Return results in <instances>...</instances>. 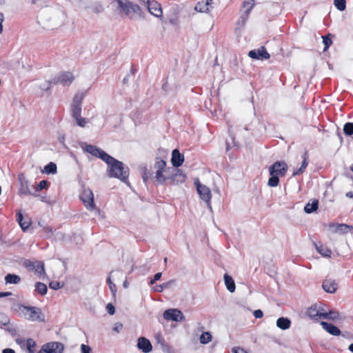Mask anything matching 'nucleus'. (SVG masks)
<instances>
[{"label":"nucleus","instance_id":"obj_25","mask_svg":"<svg viewBox=\"0 0 353 353\" xmlns=\"http://www.w3.org/2000/svg\"><path fill=\"white\" fill-rule=\"evenodd\" d=\"M291 325L290 320L287 317H280L276 321V326L283 330L290 328Z\"/></svg>","mask_w":353,"mask_h":353},{"label":"nucleus","instance_id":"obj_9","mask_svg":"<svg viewBox=\"0 0 353 353\" xmlns=\"http://www.w3.org/2000/svg\"><path fill=\"white\" fill-rule=\"evenodd\" d=\"M254 5V0H245L243 2L242 7L245 10L238 20L239 25L243 26L245 23Z\"/></svg>","mask_w":353,"mask_h":353},{"label":"nucleus","instance_id":"obj_38","mask_svg":"<svg viewBox=\"0 0 353 353\" xmlns=\"http://www.w3.org/2000/svg\"><path fill=\"white\" fill-rule=\"evenodd\" d=\"M330 37H331L330 34H327L325 36L322 37V38H323V43L324 44V49H323L324 52H325L330 48V46L332 43V39H331Z\"/></svg>","mask_w":353,"mask_h":353},{"label":"nucleus","instance_id":"obj_1","mask_svg":"<svg viewBox=\"0 0 353 353\" xmlns=\"http://www.w3.org/2000/svg\"><path fill=\"white\" fill-rule=\"evenodd\" d=\"M105 163L108 165L107 172L109 177L117 178L124 183H128L129 168L128 166L110 155Z\"/></svg>","mask_w":353,"mask_h":353},{"label":"nucleus","instance_id":"obj_42","mask_svg":"<svg viewBox=\"0 0 353 353\" xmlns=\"http://www.w3.org/2000/svg\"><path fill=\"white\" fill-rule=\"evenodd\" d=\"M73 119L75 120L77 125L81 128H84L85 125L88 123V119L82 117L81 115H80L79 117H77Z\"/></svg>","mask_w":353,"mask_h":353},{"label":"nucleus","instance_id":"obj_8","mask_svg":"<svg viewBox=\"0 0 353 353\" xmlns=\"http://www.w3.org/2000/svg\"><path fill=\"white\" fill-rule=\"evenodd\" d=\"M74 77L73 74L70 72H62L57 77L52 79L53 84L56 85L60 83L63 86L70 85L74 81Z\"/></svg>","mask_w":353,"mask_h":353},{"label":"nucleus","instance_id":"obj_56","mask_svg":"<svg viewBox=\"0 0 353 353\" xmlns=\"http://www.w3.org/2000/svg\"><path fill=\"white\" fill-rule=\"evenodd\" d=\"M263 313L262 310H256L254 312V316L256 319L261 318L263 316Z\"/></svg>","mask_w":353,"mask_h":353},{"label":"nucleus","instance_id":"obj_34","mask_svg":"<svg viewBox=\"0 0 353 353\" xmlns=\"http://www.w3.org/2000/svg\"><path fill=\"white\" fill-rule=\"evenodd\" d=\"M44 171L48 174H56L57 172V165L53 162H50L44 167Z\"/></svg>","mask_w":353,"mask_h":353},{"label":"nucleus","instance_id":"obj_17","mask_svg":"<svg viewBox=\"0 0 353 353\" xmlns=\"http://www.w3.org/2000/svg\"><path fill=\"white\" fill-rule=\"evenodd\" d=\"M84 8L97 14L103 12L104 10L103 4L99 1H89L86 3Z\"/></svg>","mask_w":353,"mask_h":353},{"label":"nucleus","instance_id":"obj_53","mask_svg":"<svg viewBox=\"0 0 353 353\" xmlns=\"http://www.w3.org/2000/svg\"><path fill=\"white\" fill-rule=\"evenodd\" d=\"M81 353H92L91 348L85 344L81 345Z\"/></svg>","mask_w":353,"mask_h":353},{"label":"nucleus","instance_id":"obj_52","mask_svg":"<svg viewBox=\"0 0 353 353\" xmlns=\"http://www.w3.org/2000/svg\"><path fill=\"white\" fill-rule=\"evenodd\" d=\"M0 318L1 319V320L0 321V323L2 325H8L9 323L10 320L8 318V316H6L4 314H0Z\"/></svg>","mask_w":353,"mask_h":353},{"label":"nucleus","instance_id":"obj_19","mask_svg":"<svg viewBox=\"0 0 353 353\" xmlns=\"http://www.w3.org/2000/svg\"><path fill=\"white\" fill-rule=\"evenodd\" d=\"M137 347L144 353H148L152 350L151 342L143 336L138 339Z\"/></svg>","mask_w":353,"mask_h":353},{"label":"nucleus","instance_id":"obj_47","mask_svg":"<svg viewBox=\"0 0 353 353\" xmlns=\"http://www.w3.org/2000/svg\"><path fill=\"white\" fill-rule=\"evenodd\" d=\"M48 185V182L46 180H42L41 181L39 184L37 185L36 187V190L37 191H41L43 189L47 188Z\"/></svg>","mask_w":353,"mask_h":353},{"label":"nucleus","instance_id":"obj_4","mask_svg":"<svg viewBox=\"0 0 353 353\" xmlns=\"http://www.w3.org/2000/svg\"><path fill=\"white\" fill-rule=\"evenodd\" d=\"M80 199L87 210L92 211L97 208L94 202V194L90 188L83 189Z\"/></svg>","mask_w":353,"mask_h":353},{"label":"nucleus","instance_id":"obj_14","mask_svg":"<svg viewBox=\"0 0 353 353\" xmlns=\"http://www.w3.org/2000/svg\"><path fill=\"white\" fill-rule=\"evenodd\" d=\"M18 181L20 185V188L19 190V195H29L32 194L31 191L29 188V183L26 179L25 174L23 173H20L17 177Z\"/></svg>","mask_w":353,"mask_h":353},{"label":"nucleus","instance_id":"obj_50","mask_svg":"<svg viewBox=\"0 0 353 353\" xmlns=\"http://www.w3.org/2000/svg\"><path fill=\"white\" fill-rule=\"evenodd\" d=\"M65 238V234L61 232H58L55 234L54 239L56 241H64Z\"/></svg>","mask_w":353,"mask_h":353},{"label":"nucleus","instance_id":"obj_60","mask_svg":"<svg viewBox=\"0 0 353 353\" xmlns=\"http://www.w3.org/2000/svg\"><path fill=\"white\" fill-rule=\"evenodd\" d=\"M12 295L10 292H0V298L6 297Z\"/></svg>","mask_w":353,"mask_h":353},{"label":"nucleus","instance_id":"obj_10","mask_svg":"<svg viewBox=\"0 0 353 353\" xmlns=\"http://www.w3.org/2000/svg\"><path fill=\"white\" fill-rule=\"evenodd\" d=\"M163 317L167 321L176 322L183 321L185 319V316L182 312L177 309H168L165 310Z\"/></svg>","mask_w":353,"mask_h":353},{"label":"nucleus","instance_id":"obj_13","mask_svg":"<svg viewBox=\"0 0 353 353\" xmlns=\"http://www.w3.org/2000/svg\"><path fill=\"white\" fill-rule=\"evenodd\" d=\"M43 350L47 353H63L64 345L60 342H50L43 345Z\"/></svg>","mask_w":353,"mask_h":353},{"label":"nucleus","instance_id":"obj_46","mask_svg":"<svg viewBox=\"0 0 353 353\" xmlns=\"http://www.w3.org/2000/svg\"><path fill=\"white\" fill-rule=\"evenodd\" d=\"M107 283L109 285V288L110 290H111V292H112V294L114 295L116 294V292H117V286L114 283H112V281H111V278H110V276H108V278L107 279Z\"/></svg>","mask_w":353,"mask_h":353},{"label":"nucleus","instance_id":"obj_2","mask_svg":"<svg viewBox=\"0 0 353 353\" xmlns=\"http://www.w3.org/2000/svg\"><path fill=\"white\" fill-rule=\"evenodd\" d=\"M11 310L19 314V316L31 321L43 322L45 316L40 308L34 306H26L21 303L12 305Z\"/></svg>","mask_w":353,"mask_h":353},{"label":"nucleus","instance_id":"obj_33","mask_svg":"<svg viewBox=\"0 0 353 353\" xmlns=\"http://www.w3.org/2000/svg\"><path fill=\"white\" fill-rule=\"evenodd\" d=\"M174 281L172 280L163 283L161 285H157L153 288V290L158 292H161L164 289L169 288Z\"/></svg>","mask_w":353,"mask_h":353},{"label":"nucleus","instance_id":"obj_45","mask_svg":"<svg viewBox=\"0 0 353 353\" xmlns=\"http://www.w3.org/2000/svg\"><path fill=\"white\" fill-rule=\"evenodd\" d=\"M27 348L30 353H33L34 352V348L36 346V343L32 339H28L26 341Z\"/></svg>","mask_w":353,"mask_h":353},{"label":"nucleus","instance_id":"obj_32","mask_svg":"<svg viewBox=\"0 0 353 353\" xmlns=\"http://www.w3.org/2000/svg\"><path fill=\"white\" fill-rule=\"evenodd\" d=\"M35 290L41 295L47 293L48 288L46 284L41 282H37L35 284Z\"/></svg>","mask_w":353,"mask_h":353},{"label":"nucleus","instance_id":"obj_3","mask_svg":"<svg viewBox=\"0 0 353 353\" xmlns=\"http://www.w3.org/2000/svg\"><path fill=\"white\" fill-rule=\"evenodd\" d=\"M117 3L119 14L124 15L130 19H135L137 17H143V12L140 6L129 0H114Z\"/></svg>","mask_w":353,"mask_h":353},{"label":"nucleus","instance_id":"obj_30","mask_svg":"<svg viewBox=\"0 0 353 353\" xmlns=\"http://www.w3.org/2000/svg\"><path fill=\"white\" fill-rule=\"evenodd\" d=\"M194 10L199 12H208L210 10V8H208V1L198 2L194 7Z\"/></svg>","mask_w":353,"mask_h":353},{"label":"nucleus","instance_id":"obj_63","mask_svg":"<svg viewBox=\"0 0 353 353\" xmlns=\"http://www.w3.org/2000/svg\"><path fill=\"white\" fill-rule=\"evenodd\" d=\"M44 230L48 233H52V228L50 227H46L44 228Z\"/></svg>","mask_w":353,"mask_h":353},{"label":"nucleus","instance_id":"obj_62","mask_svg":"<svg viewBox=\"0 0 353 353\" xmlns=\"http://www.w3.org/2000/svg\"><path fill=\"white\" fill-rule=\"evenodd\" d=\"M2 353H15V352L11 348H6L2 351Z\"/></svg>","mask_w":353,"mask_h":353},{"label":"nucleus","instance_id":"obj_18","mask_svg":"<svg viewBox=\"0 0 353 353\" xmlns=\"http://www.w3.org/2000/svg\"><path fill=\"white\" fill-rule=\"evenodd\" d=\"M25 265L34 270L38 275L41 276L45 274L44 263L42 261H27Z\"/></svg>","mask_w":353,"mask_h":353},{"label":"nucleus","instance_id":"obj_57","mask_svg":"<svg viewBox=\"0 0 353 353\" xmlns=\"http://www.w3.org/2000/svg\"><path fill=\"white\" fill-rule=\"evenodd\" d=\"M4 21V15L2 12H0V34L3 32V22Z\"/></svg>","mask_w":353,"mask_h":353},{"label":"nucleus","instance_id":"obj_12","mask_svg":"<svg viewBox=\"0 0 353 353\" xmlns=\"http://www.w3.org/2000/svg\"><path fill=\"white\" fill-rule=\"evenodd\" d=\"M146 7L148 12L156 17H161L163 15V11L161 4L154 0H147Z\"/></svg>","mask_w":353,"mask_h":353},{"label":"nucleus","instance_id":"obj_22","mask_svg":"<svg viewBox=\"0 0 353 353\" xmlns=\"http://www.w3.org/2000/svg\"><path fill=\"white\" fill-rule=\"evenodd\" d=\"M323 290L328 293H334L338 288V284L335 280L326 279L322 285Z\"/></svg>","mask_w":353,"mask_h":353},{"label":"nucleus","instance_id":"obj_5","mask_svg":"<svg viewBox=\"0 0 353 353\" xmlns=\"http://www.w3.org/2000/svg\"><path fill=\"white\" fill-rule=\"evenodd\" d=\"M194 185L196 187V190L201 199L205 202L208 208L211 209L210 200L212 194L210 190L207 186L200 183L199 180L194 181Z\"/></svg>","mask_w":353,"mask_h":353},{"label":"nucleus","instance_id":"obj_55","mask_svg":"<svg viewBox=\"0 0 353 353\" xmlns=\"http://www.w3.org/2000/svg\"><path fill=\"white\" fill-rule=\"evenodd\" d=\"M232 352V353H248L244 349L239 347H233Z\"/></svg>","mask_w":353,"mask_h":353},{"label":"nucleus","instance_id":"obj_26","mask_svg":"<svg viewBox=\"0 0 353 353\" xmlns=\"http://www.w3.org/2000/svg\"><path fill=\"white\" fill-rule=\"evenodd\" d=\"M223 278L228 290L230 292H234L236 289V285L233 279L228 274H225Z\"/></svg>","mask_w":353,"mask_h":353},{"label":"nucleus","instance_id":"obj_58","mask_svg":"<svg viewBox=\"0 0 353 353\" xmlns=\"http://www.w3.org/2000/svg\"><path fill=\"white\" fill-rule=\"evenodd\" d=\"M305 168L301 166L298 170H295L293 173V176H296L302 174L305 171Z\"/></svg>","mask_w":353,"mask_h":353},{"label":"nucleus","instance_id":"obj_48","mask_svg":"<svg viewBox=\"0 0 353 353\" xmlns=\"http://www.w3.org/2000/svg\"><path fill=\"white\" fill-rule=\"evenodd\" d=\"M32 3L40 8L47 6L45 0H32Z\"/></svg>","mask_w":353,"mask_h":353},{"label":"nucleus","instance_id":"obj_16","mask_svg":"<svg viewBox=\"0 0 353 353\" xmlns=\"http://www.w3.org/2000/svg\"><path fill=\"white\" fill-rule=\"evenodd\" d=\"M323 311L322 308L319 307L316 305H314L307 309L306 314L311 319L318 321L322 319Z\"/></svg>","mask_w":353,"mask_h":353},{"label":"nucleus","instance_id":"obj_31","mask_svg":"<svg viewBox=\"0 0 353 353\" xmlns=\"http://www.w3.org/2000/svg\"><path fill=\"white\" fill-rule=\"evenodd\" d=\"M339 318V313L337 311L330 310L329 312L323 311L322 319L336 320Z\"/></svg>","mask_w":353,"mask_h":353},{"label":"nucleus","instance_id":"obj_20","mask_svg":"<svg viewBox=\"0 0 353 353\" xmlns=\"http://www.w3.org/2000/svg\"><path fill=\"white\" fill-rule=\"evenodd\" d=\"M186 175L181 170H177L176 172L170 177H168V179L170 181L172 185H179L185 182Z\"/></svg>","mask_w":353,"mask_h":353},{"label":"nucleus","instance_id":"obj_51","mask_svg":"<svg viewBox=\"0 0 353 353\" xmlns=\"http://www.w3.org/2000/svg\"><path fill=\"white\" fill-rule=\"evenodd\" d=\"M51 84H53L52 80L47 81L40 85V88L43 90H48V89H50Z\"/></svg>","mask_w":353,"mask_h":353},{"label":"nucleus","instance_id":"obj_29","mask_svg":"<svg viewBox=\"0 0 353 353\" xmlns=\"http://www.w3.org/2000/svg\"><path fill=\"white\" fill-rule=\"evenodd\" d=\"M6 284H18L21 281V277L17 274H8L5 276Z\"/></svg>","mask_w":353,"mask_h":353},{"label":"nucleus","instance_id":"obj_21","mask_svg":"<svg viewBox=\"0 0 353 353\" xmlns=\"http://www.w3.org/2000/svg\"><path fill=\"white\" fill-rule=\"evenodd\" d=\"M184 161L183 154H181L179 150L174 149L172 152L171 162L175 168L181 166Z\"/></svg>","mask_w":353,"mask_h":353},{"label":"nucleus","instance_id":"obj_61","mask_svg":"<svg viewBox=\"0 0 353 353\" xmlns=\"http://www.w3.org/2000/svg\"><path fill=\"white\" fill-rule=\"evenodd\" d=\"M161 276H162L161 272L156 273L154 276V280L157 281H159L161 279Z\"/></svg>","mask_w":353,"mask_h":353},{"label":"nucleus","instance_id":"obj_43","mask_svg":"<svg viewBox=\"0 0 353 353\" xmlns=\"http://www.w3.org/2000/svg\"><path fill=\"white\" fill-rule=\"evenodd\" d=\"M163 172L164 171H160V170H157V172H156L157 181L160 183H163L168 179V177H165L163 175Z\"/></svg>","mask_w":353,"mask_h":353},{"label":"nucleus","instance_id":"obj_44","mask_svg":"<svg viewBox=\"0 0 353 353\" xmlns=\"http://www.w3.org/2000/svg\"><path fill=\"white\" fill-rule=\"evenodd\" d=\"M63 285H64V284L63 283H61L59 281H51L49 283L50 288H51L52 290H55L62 288L63 287Z\"/></svg>","mask_w":353,"mask_h":353},{"label":"nucleus","instance_id":"obj_24","mask_svg":"<svg viewBox=\"0 0 353 353\" xmlns=\"http://www.w3.org/2000/svg\"><path fill=\"white\" fill-rule=\"evenodd\" d=\"M330 228H333V231L336 233L345 234L350 230V226L345 223H332L330 225Z\"/></svg>","mask_w":353,"mask_h":353},{"label":"nucleus","instance_id":"obj_27","mask_svg":"<svg viewBox=\"0 0 353 353\" xmlns=\"http://www.w3.org/2000/svg\"><path fill=\"white\" fill-rule=\"evenodd\" d=\"M16 216H17V221L19 223L21 229L23 231L26 230L30 224V221H23L24 218H23V216L21 213V210H19L17 212Z\"/></svg>","mask_w":353,"mask_h":353},{"label":"nucleus","instance_id":"obj_15","mask_svg":"<svg viewBox=\"0 0 353 353\" xmlns=\"http://www.w3.org/2000/svg\"><path fill=\"white\" fill-rule=\"evenodd\" d=\"M248 56L253 59L257 60H264L270 58V54L264 46H261L256 50H250L248 52Z\"/></svg>","mask_w":353,"mask_h":353},{"label":"nucleus","instance_id":"obj_7","mask_svg":"<svg viewBox=\"0 0 353 353\" xmlns=\"http://www.w3.org/2000/svg\"><path fill=\"white\" fill-rule=\"evenodd\" d=\"M288 167L285 161H276L269 168L270 175H277L278 176H283L285 175Z\"/></svg>","mask_w":353,"mask_h":353},{"label":"nucleus","instance_id":"obj_6","mask_svg":"<svg viewBox=\"0 0 353 353\" xmlns=\"http://www.w3.org/2000/svg\"><path fill=\"white\" fill-rule=\"evenodd\" d=\"M83 98L84 95L81 93H77L74 95L71 105V114L73 119L81 115V107Z\"/></svg>","mask_w":353,"mask_h":353},{"label":"nucleus","instance_id":"obj_39","mask_svg":"<svg viewBox=\"0 0 353 353\" xmlns=\"http://www.w3.org/2000/svg\"><path fill=\"white\" fill-rule=\"evenodd\" d=\"M271 176L270 177L269 180H268V185L270 187H276L278 185L279 183V176H278L277 175H270Z\"/></svg>","mask_w":353,"mask_h":353},{"label":"nucleus","instance_id":"obj_64","mask_svg":"<svg viewBox=\"0 0 353 353\" xmlns=\"http://www.w3.org/2000/svg\"><path fill=\"white\" fill-rule=\"evenodd\" d=\"M16 342L19 345H22L24 343V340L19 338L16 339Z\"/></svg>","mask_w":353,"mask_h":353},{"label":"nucleus","instance_id":"obj_54","mask_svg":"<svg viewBox=\"0 0 353 353\" xmlns=\"http://www.w3.org/2000/svg\"><path fill=\"white\" fill-rule=\"evenodd\" d=\"M106 309H107L108 312L110 315L114 314V312H115L114 307V305H113L112 303H108V304L106 305Z\"/></svg>","mask_w":353,"mask_h":353},{"label":"nucleus","instance_id":"obj_28","mask_svg":"<svg viewBox=\"0 0 353 353\" xmlns=\"http://www.w3.org/2000/svg\"><path fill=\"white\" fill-rule=\"evenodd\" d=\"M318 207H319V201L316 199H314L312 201V202L311 203H307L305 205L304 211L307 214H310V213H312L314 211H316L318 209Z\"/></svg>","mask_w":353,"mask_h":353},{"label":"nucleus","instance_id":"obj_35","mask_svg":"<svg viewBox=\"0 0 353 353\" xmlns=\"http://www.w3.org/2000/svg\"><path fill=\"white\" fill-rule=\"evenodd\" d=\"M316 250L319 254H321L323 256H330L331 255V250L328 249L327 247L323 245H316Z\"/></svg>","mask_w":353,"mask_h":353},{"label":"nucleus","instance_id":"obj_41","mask_svg":"<svg viewBox=\"0 0 353 353\" xmlns=\"http://www.w3.org/2000/svg\"><path fill=\"white\" fill-rule=\"evenodd\" d=\"M343 132L347 136L353 134V123H346L343 126Z\"/></svg>","mask_w":353,"mask_h":353},{"label":"nucleus","instance_id":"obj_36","mask_svg":"<svg viewBox=\"0 0 353 353\" xmlns=\"http://www.w3.org/2000/svg\"><path fill=\"white\" fill-rule=\"evenodd\" d=\"M212 335L209 332H204L200 336V343L207 344L212 341Z\"/></svg>","mask_w":353,"mask_h":353},{"label":"nucleus","instance_id":"obj_49","mask_svg":"<svg viewBox=\"0 0 353 353\" xmlns=\"http://www.w3.org/2000/svg\"><path fill=\"white\" fill-rule=\"evenodd\" d=\"M303 162L301 166L306 168L308 165V154L307 152H305L302 155Z\"/></svg>","mask_w":353,"mask_h":353},{"label":"nucleus","instance_id":"obj_37","mask_svg":"<svg viewBox=\"0 0 353 353\" xmlns=\"http://www.w3.org/2000/svg\"><path fill=\"white\" fill-rule=\"evenodd\" d=\"M165 167L166 162L163 160L157 161L155 163V168H157V170L165 171V172H167L170 169L173 170V168H168L166 170Z\"/></svg>","mask_w":353,"mask_h":353},{"label":"nucleus","instance_id":"obj_59","mask_svg":"<svg viewBox=\"0 0 353 353\" xmlns=\"http://www.w3.org/2000/svg\"><path fill=\"white\" fill-rule=\"evenodd\" d=\"M122 328L123 325L120 323H117L114 325V330L116 331L117 332H119Z\"/></svg>","mask_w":353,"mask_h":353},{"label":"nucleus","instance_id":"obj_11","mask_svg":"<svg viewBox=\"0 0 353 353\" xmlns=\"http://www.w3.org/2000/svg\"><path fill=\"white\" fill-rule=\"evenodd\" d=\"M84 150L87 152L91 154L92 156L101 159L104 162H105V161L110 157V155L103 150L93 145L85 144Z\"/></svg>","mask_w":353,"mask_h":353},{"label":"nucleus","instance_id":"obj_23","mask_svg":"<svg viewBox=\"0 0 353 353\" xmlns=\"http://www.w3.org/2000/svg\"><path fill=\"white\" fill-rule=\"evenodd\" d=\"M321 325L325 330L333 336H339L341 334V330L332 323L322 321Z\"/></svg>","mask_w":353,"mask_h":353},{"label":"nucleus","instance_id":"obj_40","mask_svg":"<svg viewBox=\"0 0 353 353\" xmlns=\"http://www.w3.org/2000/svg\"><path fill=\"white\" fill-rule=\"evenodd\" d=\"M334 5L340 11H343L346 8L345 0H334Z\"/></svg>","mask_w":353,"mask_h":353}]
</instances>
